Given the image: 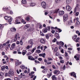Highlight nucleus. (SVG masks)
Masks as SVG:
<instances>
[{"mask_svg":"<svg viewBox=\"0 0 80 80\" xmlns=\"http://www.w3.org/2000/svg\"><path fill=\"white\" fill-rule=\"evenodd\" d=\"M48 60H53V59L51 58H48Z\"/></svg>","mask_w":80,"mask_h":80,"instance_id":"58836bf2","label":"nucleus"},{"mask_svg":"<svg viewBox=\"0 0 80 80\" xmlns=\"http://www.w3.org/2000/svg\"><path fill=\"white\" fill-rule=\"evenodd\" d=\"M30 4L31 6H32V7H33V6H35V4L34 3H31Z\"/></svg>","mask_w":80,"mask_h":80,"instance_id":"412c9836","label":"nucleus"},{"mask_svg":"<svg viewBox=\"0 0 80 80\" xmlns=\"http://www.w3.org/2000/svg\"><path fill=\"white\" fill-rule=\"evenodd\" d=\"M21 68H22V69H24L25 68V66H21Z\"/></svg>","mask_w":80,"mask_h":80,"instance_id":"864d4df0","label":"nucleus"},{"mask_svg":"<svg viewBox=\"0 0 80 80\" xmlns=\"http://www.w3.org/2000/svg\"><path fill=\"white\" fill-rule=\"evenodd\" d=\"M60 1V0H55V2L56 3H58V2H59V1Z\"/></svg>","mask_w":80,"mask_h":80,"instance_id":"c9c22d12","label":"nucleus"},{"mask_svg":"<svg viewBox=\"0 0 80 80\" xmlns=\"http://www.w3.org/2000/svg\"><path fill=\"white\" fill-rule=\"evenodd\" d=\"M71 1V0H67L66 1V3L68 4H69V3H70Z\"/></svg>","mask_w":80,"mask_h":80,"instance_id":"a211bd4d","label":"nucleus"},{"mask_svg":"<svg viewBox=\"0 0 80 80\" xmlns=\"http://www.w3.org/2000/svg\"><path fill=\"white\" fill-rule=\"evenodd\" d=\"M56 34H57V35H58V36H56V38H57V39H59V38H60V36H59V35H58V34L57 33H55V35H56Z\"/></svg>","mask_w":80,"mask_h":80,"instance_id":"dca6fc26","label":"nucleus"},{"mask_svg":"<svg viewBox=\"0 0 80 80\" xmlns=\"http://www.w3.org/2000/svg\"><path fill=\"white\" fill-rule=\"evenodd\" d=\"M60 44L61 46H63L64 45V43L62 42H60Z\"/></svg>","mask_w":80,"mask_h":80,"instance_id":"bb28decb","label":"nucleus"},{"mask_svg":"<svg viewBox=\"0 0 80 80\" xmlns=\"http://www.w3.org/2000/svg\"><path fill=\"white\" fill-rule=\"evenodd\" d=\"M47 72V71L46 69H44L42 71V72L43 73H45L46 72Z\"/></svg>","mask_w":80,"mask_h":80,"instance_id":"cd10ccee","label":"nucleus"},{"mask_svg":"<svg viewBox=\"0 0 80 80\" xmlns=\"http://www.w3.org/2000/svg\"><path fill=\"white\" fill-rule=\"evenodd\" d=\"M64 11H59L58 12V15L59 16H60L61 15H63L64 14Z\"/></svg>","mask_w":80,"mask_h":80,"instance_id":"0eeeda50","label":"nucleus"},{"mask_svg":"<svg viewBox=\"0 0 80 80\" xmlns=\"http://www.w3.org/2000/svg\"><path fill=\"white\" fill-rule=\"evenodd\" d=\"M42 32L43 33H46L47 32V29L45 28L42 29Z\"/></svg>","mask_w":80,"mask_h":80,"instance_id":"2eb2a0df","label":"nucleus"},{"mask_svg":"<svg viewBox=\"0 0 80 80\" xmlns=\"http://www.w3.org/2000/svg\"><path fill=\"white\" fill-rule=\"evenodd\" d=\"M5 75L6 77H8V76H9V75H8V73H6L5 74Z\"/></svg>","mask_w":80,"mask_h":80,"instance_id":"603ef678","label":"nucleus"},{"mask_svg":"<svg viewBox=\"0 0 80 80\" xmlns=\"http://www.w3.org/2000/svg\"><path fill=\"white\" fill-rule=\"evenodd\" d=\"M45 37L47 39H48V38H49V36L48 35V34L46 35Z\"/></svg>","mask_w":80,"mask_h":80,"instance_id":"393cba45","label":"nucleus"},{"mask_svg":"<svg viewBox=\"0 0 80 80\" xmlns=\"http://www.w3.org/2000/svg\"><path fill=\"white\" fill-rule=\"evenodd\" d=\"M56 41H57V39H56V38H54V39L52 40V42H55Z\"/></svg>","mask_w":80,"mask_h":80,"instance_id":"c756f323","label":"nucleus"},{"mask_svg":"<svg viewBox=\"0 0 80 80\" xmlns=\"http://www.w3.org/2000/svg\"><path fill=\"white\" fill-rule=\"evenodd\" d=\"M14 71L12 69H10V72H8L9 75L10 76V75H12V76H13L14 75Z\"/></svg>","mask_w":80,"mask_h":80,"instance_id":"7ed1b4c3","label":"nucleus"},{"mask_svg":"<svg viewBox=\"0 0 80 80\" xmlns=\"http://www.w3.org/2000/svg\"><path fill=\"white\" fill-rule=\"evenodd\" d=\"M76 24L77 25H79L80 24V22H79V21H77L76 23Z\"/></svg>","mask_w":80,"mask_h":80,"instance_id":"a878e982","label":"nucleus"},{"mask_svg":"<svg viewBox=\"0 0 80 80\" xmlns=\"http://www.w3.org/2000/svg\"><path fill=\"white\" fill-rule=\"evenodd\" d=\"M35 63H40V62L39 61H37L36 60L35 61Z\"/></svg>","mask_w":80,"mask_h":80,"instance_id":"8fccbe9b","label":"nucleus"},{"mask_svg":"<svg viewBox=\"0 0 80 80\" xmlns=\"http://www.w3.org/2000/svg\"><path fill=\"white\" fill-rule=\"evenodd\" d=\"M58 72V71L57 70H55L54 71V74H56Z\"/></svg>","mask_w":80,"mask_h":80,"instance_id":"72a5a7b5","label":"nucleus"},{"mask_svg":"<svg viewBox=\"0 0 80 80\" xmlns=\"http://www.w3.org/2000/svg\"><path fill=\"white\" fill-rule=\"evenodd\" d=\"M4 18L8 20V22H11L13 21V18H10V16H6L4 17Z\"/></svg>","mask_w":80,"mask_h":80,"instance_id":"f257e3e1","label":"nucleus"},{"mask_svg":"<svg viewBox=\"0 0 80 80\" xmlns=\"http://www.w3.org/2000/svg\"><path fill=\"white\" fill-rule=\"evenodd\" d=\"M14 47H13V46H11V47L10 48V50H13V49Z\"/></svg>","mask_w":80,"mask_h":80,"instance_id":"09e8293b","label":"nucleus"},{"mask_svg":"<svg viewBox=\"0 0 80 80\" xmlns=\"http://www.w3.org/2000/svg\"><path fill=\"white\" fill-rule=\"evenodd\" d=\"M36 49L35 48H34L31 51V52L32 53H33V52H34V51H35V50Z\"/></svg>","mask_w":80,"mask_h":80,"instance_id":"7c9ffc66","label":"nucleus"},{"mask_svg":"<svg viewBox=\"0 0 80 80\" xmlns=\"http://www.w3.org/2000/svg\"><path fill=\"white\" fill-rule=\"evenodd\" d=\"M66 8L67 11H70L72 10V8L68 5H67Z\"/></svg>","mask_w":80,"mask_h":80,"instance_id":"423d86ee","label":"nucleus"},{"mask_svg":"<svg viewBox=\"0 0 80 80\" xmlns=\"http://www.w3.org/2000/svg\"><path fill=\"white\" fill-rule=\"evenodd\" d=\"M59 55V53H58V52H56V56H58V55Z\"/></svg>","mask_w":80,"mask_h":80,"instance_id":"13d9d810","label":"nucleus"},{"mask_svg":"<svg viewBox=\"0 0 80 80\" xmlns=\"http://www.w3.org/2000/svg\"><path fill=\"white\" fill-rule=\"evenodd\" d=\"M12 47H14L15 46V43H13L12 45Z\"/></svg>","mask_w":80,"mask_h":80,"instance_id":"de8ad7c7","label":"nucleus"},{"mask_svg":"<svg viewBox=\"0 0 80 80\" xmlns=\"http://www.w3.org/2000/svg\"><path fill=\"white\" fill-rule=\"evenodd\" d=\"M20 42H19L20 43L21 45H23V42L22 41H20Z\"/></svg>","mask_w":80,"mask_h":80,"instance_id":"c03bdc74","label":"nucleus"},{"mask_svg":"<svg viewBox=\"0 0 80 80\" xmlns=\"http://www.w3.org/2000/svg\"><path fill=\"white\" fill-rule=\"evenodd\" d=\"M3 75V73L2 72L0 74V78L2 77V75Z\"/></svg>","mask_w":80,"mask_h":80,"instance_id":"ea45409f","label":"nucleus"},{"mask_svg":"<svg viewBox=\"0 0 80 80\" xmlns=\"http://www.w3.org/2000/svg\"><path fill=\"white\" fill-rule=\"evenodd\" d=\"M78 14H79V13L78 12H77L76 13V16L77 17L78 16Z\"/></svg>","mask_w":80,"mask_h":80,"instance_id":"79ce46f5","label":"nucleus"},{"mask_svg":"<svg viewBox=\"0 0 80 80\" xmlns=\"http://www.w3.org/2000/svg\"><path fill=\"white\" fill-rule=\"evenodd\" d=\"M18 62H16V66H18V65H20V64L19 63V62H20L19 60L17 61Z\"/></svg>","mask_w":80,"mask_h":80,"instance_id":"aec40b11","label":"nucleus"},{"mask_svg":"<svg viewBox=\"0 0 80 80\" xmlns=\"http://www.w3.org/2000/svg\"><path fill=\"white\" fill-rule=\"evenodd\" d=\"M45 68V67L44 66H42L41 67V68H42V69H44V68Z\"/></svg>","mask_w":80,"mask_h":80,"instance_id":"bf43d9fd","label":"nucleus"},{"mask_svg":"<svg viewBox=\"0 0 80 80\" xmlns=\"http://www.w3.org/2000/svg\"><path fill=\"white\" fill-rule=\"evenodd\" d=\"M26 20L27 21H29L30 20V18H29V17H27L26 18Z\"/></svg>","mask_w":80,"mask_h":80,"instance_id":"2f4dec72","label":"nucleus"},{"mask_svg":"<svg viewBox=\"0 0 80 80\" xmlns=\"http://www.w3.org/2000/svg\"><path fill=\"white\" fill-rule=\"evenodd\" d=\"M29 43L31 44V45L30 46L28 45L26 48V50H28V49H29V48H30V47H32L33 45V40L32 39H31L29 41Z\"/></svg>","mask_w":80,"mask_h":80,"instance_id":"f03ea898","label":"nucleus"},{"mask_svg":"<svg viewBox=\"0 0 80 80\" xmlns=\"http://www.w3.org/2000/svg\"><path fill=\"white\" fill-rule=\"evenodd\" d=\"M16 44H17L18 45H19L20 44V42L18 41H17L16 42Z\"/></svg>","mask_w":80,"mask_h":80,"instance_id":"6e6d98bb","label":"nucleus"},{"mask_svg":"<svg viewBox=\"0 0 80 80\" xmlns=\"http://www.w3.org/2000/svg\"><path fill=\"white\" fill-rule=\"evenodd\" d=\"M14 32H15V31H16V28H12Z\"/></svg>","mask_w":80,"mask_h":80,"instance_id":"680f3d73","label":"nucleus"},{"mask_svg":"<svg viewBox=\"0 0 80 80\" xmlns=\"http://www.w3.org/2000/svg\"><path fill=\"white\" fill-rule=\"evenodd\" d=\"M47 6V4L46 2H43L41 3V6L44 8L45 9L46 8V6Z\"/></svg>","mask_w":80,"mask_h":80,"instance_id":"20e7f679","label":"nucleus"},{"mask_svg":"<svg viewBox=\"0 0 80 80\" xmlns=\"http://www.w3.org/2000/svg\"><path fill=\"white\" fill-rule=\"evenodd\" d=\"M29 60H35V58H32V56H30L28 57Z\"/></svg>","mask_w":80,"mask_h":80,"instance_id":"1a4fd4ad","label":"nucleus"},{"mask_svg":"<svg viewBox=\"0 0 80 80\" xmlns=\"http://www.w3.org/2000/svg\"><path fill=\"white\" fill-rule=\"evenodd\" d=\"M22 3H23V4H26V3H27V1L26 0H23L22 1Z\"/></svg>","mask_w":80,"mask_h":80,"instance_id":"f3484780","label":"nucleus"},{"mask_svg":"<svg viewBox=\"0 0 80 80\" xmlns=\"http://www.w3.org/2000/svg\"><path fill=\"white\" fill-rule=\"evenodd\" d=\"M52 67L53 68V69H56V68H55V66L54 65H53L52 66Z\"/></svg>","mask_w":80,"mask_h":80,"instance_id":"5fc2aeb1","label":"nucleus"},{"mask_svg":"<svg viewBox=\"0 0 80 80\" xmlns=\"http://www.w3.org/2000/svg\"><path fill=\"white\" fill-rule=\"evenodd\" d=\"M18 34H16L14 38V42H16L17 41V36H18Z\"/></svg>","mask_w":80,"mask_h":80,"instance_id":"f8f14e48","label":"nucleus"},{"mask_svg":"<svg viewBox=\"0 0 80 80\" xmlns=\"http://www.w3.org/2000/svg\"><path fill=\"white\" fill-rule=\"evenodd\" d=\"M59 10V9H56L54 13H58Z\"/></svg>","mask_w":80,"mask_h":80,"instance_id":"b1692460","label":"nucleus"},{"mask_svg":"<svg viewBox=\"0 0 80 80\" xmlns=\"http://www.w3.org/2000/svg\"><path fill=\"white\" fill-rule=\"evenodd\" d=\"M60 62L61 63H64V61H63V60H61L60 61Z\"/></svg>","mask_w":80,"mask_h":80,"instance_id":"37998d69","label":"nucleus"},{"mask_svg":"<svg viewBox=\"0 0 80 80\" xmlns=\"http://www.w3.org/2000/svg\"><path fill=\"white\" fill-rule=\"evenodd\" d=\"M79 33V31L78 30H77L76 31V33L78 34Z\"/></svg>","mask_w":80,"mask_h":80,"instance_id":"0e129e2a","label":"nucleus"},{"mask_svg":"<svg viewBox=\"0 0 80 80\" xmlns=\"http://www.w3.org/2000/svg\"><path fill=\"white\" fill-rule=\"evenodd\" d=\"M4 26L3 24H0V29H2L3 28Z\"/></svg>","mask_w":80,"mask_h":80,"instance_id":"4be33fe9","label":"nucleus"},{"mask_svg":"<svg viewBox=\"0 0 80 80\" xmlns=\"http://www.w3.org/2000/svg\"><path fill=\"white\" fill-rule=\"evenodd\" d=\"M48 27V30H50V27L49 26H48L47 27Z\"/></svg>","mask_w":80,"mask_h":80,"instance_id":"e2e57ef3","label":"nucleus"},{"mask_svg":"<svg viewBox=\"0 0 80 80\" xmlns=\"http://www.w3.org/2000/svg\"><path fill=\"white\" fill-rule=\"evenodd\" d=\"M36 77H36V76H35L34 77V78H33V80H35V79H36Z\"/></svg>","mask_w":80,"mask_h":80,"instance_id":"338daca9","label":"nucleus"},{"mask_svg":"<svg viewBox=\"0 0 80 80\" xmlns=\"http://www.w3.org/2000/svg\"><path fill=\"white\" fill-rule=\"evenodd\" d=\"M45 53H44L43 54H42V57L43 58H45Z\"/></svg>","mask_w":80,"mask_h":80,"instance_id":"473e14b6","label":"nucleus"},{"mask_svg":"<svg viewBox=\"0 0 80 80\" xmlns=\"http://www.w3.org/2000/svg\"><path fill=\"white\" fill-rule=\"evenodd\" d=\"M71 75L72 76H73V77H75V78H76V77H77L76 76V74H75V72H72L71 73Z\"/></svg>","mask_w":80,"mask_h":80,"instance_id":"9b49d317","label":"nucleus"},{"mask_svg":"<svg viewBox=\"0 0 80 80\" xmlns=\"http://www.w3.org/2000/svg\"><path fill=\"white\" fill-rule=\"evenodd\" d=\"M4 80H11V79L9 78H8L5 79Z\"/></svg>","mask_w":80,"mask_h":80,"instance_id":"69168bd1","label":"nucleus"},{"mask_svg":"<svg viewBox=\"0 0 80 80\" xmlns=\"http://www.w3.org/2000/svg\"><path fill=\"white\" fill-rule=\"evenodd\" d=\"M8 9V8H3V10H7Z\"/></svg>","mask_w":80,"mask_h":80,"instance_id":"052dcab7","label":"nucleus"},{"mask_svg":"<svg viewBox=\"0 0 80 80\" xmlns=\"http://www.w3.org/2000/svg\"><path fill=\"white\" fill-rule=\"evenodd\" d=\"M58 49V48H57V47H56L54 49V52H56L57 51Z\"/></svg>","mask_w":80,"mask_h":80,"instance_id":"f704fd0d","label":"nucleus"},{"mask_svg":"<svg viewBox=\"0 0 80 80\" xmlns=\"http://www.w3.org/2000/svg\"><path fill=\"white\" fill-rule=\"evenodd\" d=\"M39 28H42V26L41 24H40L39 25Z\"/></svg>","mask_w":80,"mask_h":80,"instance_id":"a19ab883","label":"nucleus"},{"mask_svg":"<svg viewBox=\"0 0 80 80\" xmlns=\"http://www.w3.org/2000/svg\"><path fill=\"white\" fill-rule=\"evenodd\" d=\"M30 26V24H27L24 26V28H25V29H27V28H28Z\"/></svg>","mask_w":80,"mask_h":80,"instance_id":"6e6552de","label":"nucleus"},{"mask_svg":"<svg viewBox=\"0 0 80 80\" xmlns=\"http://www.w3.org/2000/svg\"><path fill=\"white\" fill-rule=\"evenodd\" d=\"M65 57H67V56H68V54L66 52H65Z\"/></svg>","mask_w":80,"mask_h":80,"instance_id":"3c124183","label":"nucleus"},{"mask_svg":"<svg viewBox=\"0 0 80 80\" xmlns=\"http://www.w3.org/2000/svg\"><path fill=\"white\" fill-rule=\"evenodd\" d=\"M38 60H39V61H42V58H38Z\"/></svg>","mask_w":80,"mask_h":80,"instance_id":"49530a36","label":"nucleus"},{"mask_svg":"<svg viewBox=\"0 0 80 80\" xmlns=\"http://www.w3.org/2000/svg\"><path fill=\"white\" fill-rule=\"evenodd\" d=\"M59 32H62V30L60 29H58Z\"/></svg>","mask_w":80,"mask_h":80,"instance_id":"774afa93","label":"nucleus"},{"mask_svg":"<svg viewBox=\"0 0 80 80\" xmlns=\"http://www.w3.org/2000/svg\"><path fill=\"white\" fill-rule=\"evenodd\" d=\"M5 66H3L1 67V70H5Z\"/></svg>","mask_w":80,"mask_h":80,"instance_id":"5701e85b","label":"nucleus"},{"mask_svg":"<svg viewBox=\"0 0 80 80\" xmlns=\"http://www.w3.org/2000/svg\"><path fill=\"white\" fill-rule=\"evenodd\" d=\"M52 80H56L57 79V77H56V76H55V75L52 76Z\"/></svg>","mask_w":80,"mask_h":80,"instance_id":"9d476101","label":"nucleus"},{"mask_svg":"<svg viewBox=\"0 0 80 80\" xmlns=\"http://www.w3.org/2000/svg\"><path fill=\"white\" fill-rule=\"evenodd\" d=\"M15 22L16 24H20V22H19L18 20H15Z\"/></svg>","mask_w":80,"mask_h":80,"instance_id":"6ab92c4d","label":"nucleus"},{"mask_svg":"<svg viewBox=\"0 0 80 80\" xmlns=\"http://www.w3.org/2000/svg\"><path fill=\"white\" fill-rule=\"evenodd\" d=\"M41 52V51H40V50H37L36 51V53H40Z\"/></svg>","mask_w":80,"mask_h":80,"instance_id":"4c0bfd02","label":"nucleus"},{"mask_svg":"<svg viewBox=\"0 0 80 80\" xmlns=\"http://www.w3.org/2000/svg\"><path fill=\"white\" fill-rule=\"evenodd\" d=\"M40 42L41 43H44L45 40L43 38H42L41 39Z\"/></svg>","mask_w":80,"mask_h":80,"instance_id":"ddd939ff","label":"nucleus"},{"mask_svg":"<svg viewBox=\"0 0 80 80\" xmlns=\"http://www.w3.org/2000/svg\"><path fill=\"white\" fill-rule=\"evenodd\" d=\"M52 73H49L47 75V76L48 77V78H50L51 76H52Z\"/></svg>","mask_w":80,"mask_h":80,"instance_id":"4468645a","label":"nucleus"},{"mask_svg":"<svg viewBox=\"0 0 80 80\" xmlns=\"http://www.w3.org/2000/svg\"><path fill=\"white\" fill-rule=\"evenodd\" d=\"M80 38L79 37L78 38L75 40L76 42H78V40Z\"/></svg>","mask_w":80,"mask_h":80,"instance_id":"c85d7f7f","label":"nucleus"},{"mask_svg":"<svg viewBox=\"0 0 80 80\" xmlns=\"http://www.w3.org/2000/svg\"><path fill=\"white\" fill-rule=\"evenodd\" d=\"M68 14H65L63 16V21L65 22V21H66L68 19Z\"/></svg>","mask_w":80,"mask_h":80,"instance_id":"39448f33","label":"nucleus"},{"mask_svg":"<svg viewBox=\"0 0 80 80\" xmlns=\"http://www.w3.org/2000/svg\"><path fill=\"white\" fill-rule=\"evenodd\" d=\"M14 80H19V79H18V78L17 77H16L14 78Z\"/></svg>","mask_w":80,"mask_h":80,"instance_id":"4d7b16f0","label":"nucleus"},{"mask_svg":"<svg viewBox=\"0 0 80 80\" xmlns=\"http://www.w3.org/2000/svg\"><path fill=\"white\" fill-rule=\"evenodd\" d=\"M22 53L23 55H25L26 54V52H22Z\"/></svg>","mask_w":80,"mask_h":80,"instance_id":"e433bc0d","label":"nucleus"},{"mask_svg":"<svg viewBox=\"0 0 80 80\" xmlns=\"http://www.w3.org/2000/svg\"><path fill=\"white\" fill-rule=\"evenodd\" d=\"M65 65H64L63 66V67L62 68V69L64 70H65Z\"/></svg>","mask_w":80,"mask_h":80,"instance_id":"a18cd8bd","label":"nucleus"}]
</instances>
